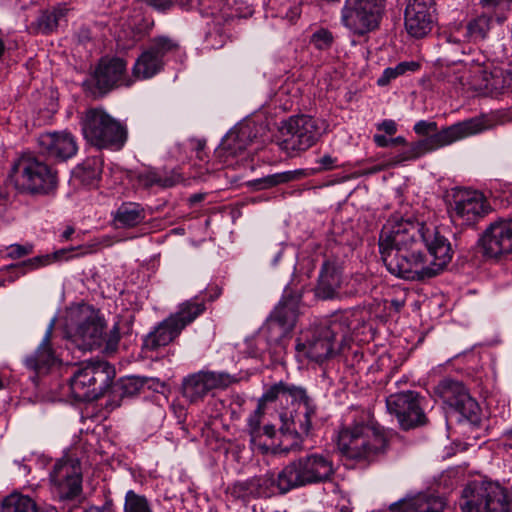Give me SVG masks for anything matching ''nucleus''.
I'll list each match as a JSON object with an SVG mask.
<instances>
[{
    "label": "nucleus",
    "instance_id": "4",
    "mask_svg": "<svg viewBox=\"0 0 512 512\" xmlns=\"http://www.w3.org/2000/svg\"><path fill=\"white\" fill-rule=\"evenodd\" d=\"M383 428L367 415L339 433L338 446L344 456L353 460L373 461L387 449Z\"/></svg>",
    "mask_w": 512,
    "mask_h": 512
},
{
    "label": "nucleus",
    "instance_id": "6",
    "mask_svg": "<svg viewBox=\"0 0 512 512\" xmlns=\"http://www.w3.org/2000/svg\"><path fill=\"white\" fill-rule=\"evenodd\" d=\"M332 457L327 453H311L288 463L280 471V487L284 491L331 481L335 474Z\"/></svg>",
    "mask_w": 512,
    "mask_h": 512
},
{
    "label": "nucleus",
    "instance_id": "11",
    "mask_svg": "<svg viewBox=\"0 0 512 512\" xmlns=\"http://www.w3.org/2000/svg\"><path fill=\"white\" fill-rule=\"evenodd\" d=\"M459 506L462 512H507L508 500L499 484L474 480L463 489Z\"/></svg>",
    "mask_w": 512,
    "mask_h": 512
},
{
    "label": "nucleus",
    "instance_id": "15",
    "mask_svg": "<svg viewBox=\"0 0 512 512\" xmlns=\"http://www.w3.org/2000/svg\"><path fill=\"white\" fill-rule=\"evenodd\" d=\"M423 401L417 392L409 390L388 396L386 406L397 417L400 426L408 430L426 424Z\"/></svg>",
    "mask_w": 512,
    "mask_h": 512
},
{
    "label": "nucleus",
    "instance_id": "36",
    "mask_svg": "<svg viewBox=\"0 0 512 512\" xmlns=\"http://www.w3.org/2000/svg\"><path fill=\"white\" fill-rule=\"evenodd\" d=\"M102 160L99 157H89L75 170V176L86 185H92L99 180L102 173Z\"/></svg>",
    "mask_w": 512,
    "mask_h": 512
},
{
    "label": "nucleus",
    "instance_id": "30",
    "mask_svg": "<svg viewBox=\"0 0 512 512\" xmlns=\"http://www.w3.org/2000/svg\"><path fill=\"white\" fill-rule=\"evenodd\" d=\"M489 30V19L485 16H480L470 21L466 26V31L463 34L464 39H461L455 34L447 36V42L457 46V50L463 54L465 53L462 47V42L470 40L484 39Z\"/></svg>",
    "mask_w": 512,
    "mask_h": 512
},
{
    "label": "nucleus",
    "instance_id": "31",
    "mask_svg": "<svg viewBox=\"0 0 512 512\" xmlns=\"http://www.w3.org/2000/svg\"><path fill=\"white\" fill-rule=\"evenodd\" d=\"M145 218V209L134 202L122 203L114 215L116 225L122 228L135 227L144 222Z\"/></svg>",
    "mask_w": 512,
    "mask_h": 512
},
{
    "label": "nucleus",
    "instance_id": "42",
    "mask_svg": "<svg viewBox=\"0 0 512 512\" xmlns=\"http://www.w3.org/2000/svg\"><path fill=\"white\" fill-rule=\"evenodd\" d=\"M304 411L293 419L294 429L297 433L308 435L312 428V418L315 416V407L311 404L303 406Z\"/></svg>",
    "mask_w": 512,
    "mask_h": 512
},
{
    "label": "nucleus",
    "instance_id": "47",
    "mask_svg": "<svg viewBox=\"0 0 512 512\" xmlns=\"http://www.w3.org/2000/svg\"><path fill=\"white\" fill-rule=\"evenodd\" d=\"M286 389V383L279 382L277 384H274L269 389L265 391V393L262 395V397L259 400V403H267V402H273L275 401L280 394H284V391Z\"/></svg>",
    "mask_w": 512,
    "mask_h": 512
},
{
    "label": "nucleus",
    "instance_id": "29",
    "mask_svg": "<svg viewBox=\"0 0 512 512\" xmlns=\"http://www.w3.org/2000/svg\"><path fill=\"white\" fill-rule=\"evenodd\" d=\"M341 285V277L337 269L325 263L321 269L315 294L318 298L327 300L334 298Z\"/></svg>",
    "mask_w": 512,
    "mask_h": 512
},
{
    "label": "nucleus",
    "instance_id": "46",
    "mask_svg": "<svg viewBox=\"0 0 512 512\" xmlns=\"http://www.w3.org/2000/svg\"><path fill=\"white\" fill-rule=\"evenodd\" d=\"M33 252V245L32 244H12L9 247H7V257L11 259H19L24 256H27Z\"/></svg>",
    "mask_w": 512,
    "mask_h": 512
},
{
    "label": "nucleus",
    "instance_id": "27",
    "mask_svg": "<svg viewBox=\"0 0 512 512\" xmlns=\"http://www.w3.org/2000/svg\"><path fill=\"white\" fill-rule=\"evenodd\" d=\"M442 499L427 495H418L409 499L394 502L389 506L390 511L399 512H442Z\"/></svg>",
    "mask_w": 512,
    "mask_h": 512
},
{
    "label": "nucleus",
    "instance_id": "8",
    "mask_svg": "<svg viewBox=\"0 0 512 512\" xmlns=\"http://www.w3.org/2000/svg\"><path fill=\"white\" fill-rule=\"evenodd\" d=\"M85 139L102 149L120 150L127 140L126 128L102 108H91L82 119Z\"/></svg>",
    "mask_w": 512,
    "mask_h": 512
},
{
    "label": "nucleus",
    "instance_id": "52",
    "mask_svg": "<svg viewBox=\"0 0 512 512\" xmlns=\"http://www.w3.org/2000/svg\"><path fill=\"white\" fill-rule=\"evenodd\" d=\"M374 142L379 147H390V146H397L401 144H406V139L402 136H398L395 138H388L384 135L376 134L373 137Z\"/></svg>",
    "mask_w": 512,
    "mask_h": 512
},
{
    "label": "nucleus",
    "instance_id": "24",
    "mask_svg": "<svg viewBox=\"0 0 512 512\" xmlns=\"http://www.w3.org/2000/svg\"><path fill=\"white\" fill-rule=\"evenodd\" d=\"M484 254L498 258L512 252V219L499 220L490 224L481 239Z\"/></svg>",
    "mask_w": 512,
    "mask_h": 512
},
{
    "label": "nucleus",
    "instance_id": "7",
    "mask_svg": "<svg viewBox=\"0 0 512 512\" xmlns=\"http://www.w3.org/2000/svg\"><path fill=\"white\" fill-rule=\"evenodd\" d=\"M115 376L113 367L106 361L82 363L70 379L73 397L82 402L96 400L104 395Z\"/></svg>",
    "mask_w": 512,
    "mask_h": 512
},
{
    "label": "nucleus",
    "instance_id": "41",
    "mask_svg": "<svg viewBox=\"0 0 512 512\" xmlns=\"http://www.w3.org/2000/svg\"><path fill=\"white\" fill-rule=\"evenodd\" d=\"M124 512H152V508L145 496L129 490L125 495Z\"/></svg>",
    "mask_w": 512,
    "mask_h": 512
},
{
    "label": "nucleus",
    "instance_id": "54",
    "mask_svg": "<svg viewBox=\"0 0 512 512\" xmlns=\"http://www.w3.org/2000/svg\"><path fill=\"white\" fill-rule=\"evenodd\" d=\"M317 163L319 164V167L316 169L317 172L329 171L338 167L337 158L332 157L329 154L323 155L317 160Z\"/></svg>",
    "mask_w": 512,
    "mask_h": 512
},
{
    "label": "nucleus",
    "instance_id": "35",
    "mask_svg": "<svg viewBox=\"0 0 512 512\" xmlns=\"http://www.w3.org/2000/svg\"><path fill=\"white\" fill-rule=\"evenodd\" d=\"M488 74L487 95L498 96L500 94L512 92L509 70L494 67L489 70Z\"/></svg>",
    "mask_w": 512,
    "mask_h": 512
},
{
    "label": "nucleus",
    "instance_id": "13",
    "mask_svg": "<svg viewBox=\"0 0 512 512\" xmlns=\"http://www.w3.org/2000/svg\"><path fill=\"white\" fill-rule=\"evenodd\" d=\"M178 49V44L168 37L153 38L136 59L132 73L136 79L145 80L158 74L165 65V58Z\"/></svg>",
    "mask_w": 512,
    "mask_h": 512
},
{
    "label": "nucleus",
    "instance_id": "37",
    "mask_svg": "<svg viewBox=\"0 0 512 512\" xmlns=\"http://www.w3.org/2000/svg\"><path fill=\"white\" fill-rule=\"evenodd\" d=\"M1 512H37V505L27 495L11 493L3 499Z\"/></svg>",
    "mask_w": 512,
    "mask_h": 512
},
{
    "label": "nucleus",
    "instance_id": "43",
    "mask_svg": "<svg viewBox=\"0 0 512 512\" xmlns=\"http://www.w3.org/2000/svg\"><path fill=\"white\" fill-rule=\"evenodd\" d=\"M66 252H67L66 249H61L59 251H56L53 254L36 256V257H33L26 261H23L22 263H20L19 265H15L14 267H21V268H26L27 270H34L39 267L49 265L53 261H57V260L61 259L62 255H64Z\"/></svg>",
    "mask_w": 512,
    "mask_h": 512
},
{
    "label": "nucleus",
    "instance_id": "51",
    "mask_svg": "<svg viewBox=\"0 0 512 512\" xmlns=\"http://www.w3.org/2000/svg\"><path fill=\"white\" fill-rule=\"evenodd\" d=\"M145 380L139 377H130L123 381L122 390L125 395L136 393L143 385Z\"/></svg>",
    "mask_w": 512,
    "mask_h": 512
},
{
    "label": "nucleus",
    "instance_id": "25",
    "mask_svg": "<svg viewBox=\"0 0 512 512\" xmlns=\"http://www.w3.org/2000/svg\"><path fill=\"white\" fill-rule=\"evenodd\" d=\"M38 145L42 154L55 160H66L77 152L74 137L67 132H45L39 135Z\"/></svg>",
    "mask_w": 512,
    "mask_h": 512
},
{
    "label": "nucleus",
    "instance_id": "16",
    "mask_svg": "<svg viewBox=\"0 0 512 512\" xmlns=\"http://www.w3.org/2000/svg\"><path fill=\"white\" fill-rule=\"evenodd\" d=\"M436 392L450 408L458 412L464 419L477 425L480 422L481 409L465 386L452 379H443L436 387Z\"/></svg>",
    "mask_w": 512,
    "mask_h": 512
},
{
    "label": "nucleus",
    "instance_id": "9",
    "mask_svg": "<svg viewBox=\"0 0 512 512\" xmlns=\"http://www.w3.org/2000/svg\"><path fill=\"white\" fill-rule=\"evenodd\" d=\"M325 129L326 124L320 119L308 115L292 116L281 126L280 147L294 157L315 145Z\"/></svg>",
    "mask_w": 512,
    "mask_h": 512
},
{
    "label": "nucleus",
    "instance_id": "2",
    "mask_svg": "<svg viewBox=\"0 0 512 512\" xmlns=\"http://www.w3.org/2000/svg\"><path fill=\"white\" fill-rule=\"evenodd\" d=\"M351 330V315L335 314L324 323L300 333L296 339V356L300 361L322 364L350 340Z\"/></svg>",
    "mask_w": 512,
    "mask_h": 512
},
{
    "label": "nucleus",
    "instance_id": "57",
    "mask_svg": "<svg viewBox=\"0 0 512 512\" xmlns=\"http://www.w3.org/2000/svg\"><path fill=\"white\" fill-rule=\"evenodd\" d=\"M378 129L384 131L388 135H393L397 131V126L393 120H384L378 125Z\"/></svg>",
    "mask_w": 512,
    "mask_h": 512
},
{
    "label": "nucleus",
    "instance_id": "10",
    "mask_svg": "<svg viewBox=\"0 0 512 512\" xmlns=\"http://www.w3.org/2000/svg\"><path fill=\"white\" fill-rule=\"evenodd\" d=\"M205 311L204 302L195 299L181 303L178 310L158 324L144 339V346L155 350L166 346L176 339L181 332Z\"/></svg>",
    "mask_w": 512,
    "mask_h": 512
},
{
    "label": "nucleus",
    "instance_id": "23",
    "mask_svg": "<svg viewBox=\"0 0 512 512\" xmlns=\"http://www.w3.org/2000/svg\"><path fill=\"white\" fill-rule=\"evenodd\" d=\"M433 0H409L404 22L407 32L416 38L428 34L435 21Z\"/></svg>",
    "mask_w": 512,
    "mask_h": 512
},
{
    "label": "nucleus",
    "instance_id": "33",
    "mask_svg": "<svg viewBox=\"0 0 512 512\" xmlns=\"http://www.w3.org/2000/svg\"><path fill=\"white\" fill-rule=\"evenodd\" d=\"M67 9L64 7H55L51 10L43 11L32 24L36 33L51 34L57 30L62 21H65Z\"/></svg>",
    "mask_w": 512,
    "mask_h": 512
},
{
    "label": "nucleus",
    "instance_id": "59",
    "mask_svg": "<svg viewBox=\"0 0 512 512\" xmlns=\"http://www.w3.org/2000/svg\"><path fill=\"white\" fill-rule=\"evenodd\" d=\"M84 512H113V504L111 501H106L102 506L92 505L85 509Z\"/></svg>",
    "mask_w": 512,
    "mask_h": 512
},
{
    "label": "nucleus",
    "instance_id": "60",
    "mask_svg": "<svg viewBox=\"0 0 512 512\" xmlns=\"http://www.w3.org/2000/svg\"><path fill=\"white\" fill-rule=\"evenodd\" d=\"M194 0H172V6L177 5L181 9L189 10L193 7Z\"/></svg>",
    "mask_w": 512,
    "mask_h": 512
},
{
    "label": "nucleus",
    "instance_id": "50",
    "mask_svg": "<svg viewBox=\"0 0 512 512\" xmlns=\"http://www.w3.org/2000/svg\"><path fill=\"white\" fill-rule=\"evenodd\" d=\"M139 180L146 187H151L153 185H158V186L162 187L161 172H159V171H155V170L146 171V172L140 174Z\"/></svg>",
    "mask_w": 512,
    "mask_h": 512
},
{
    "label": "nucleus",
    "instance_id": "28",
    "mask_svg": "<svg viewBox=\"0 0 512 512\" xmlns=\"http://www.w3.org/2000/svg\"><path fill=\"white\" fill-rule=\"evenodd\" d=\"M233 2L234 0H197V8L202 16L212 18L216 24L222 25L235 17Z\"/></svg>",
    "mask_w": 512,
    "mask_h": 512
},
{
    "label": "nucleus",
    "instance_id": "55",
    "mask_svg": "<svg viewBox=\"0 0 512 512\" xmlns=\"http://www.w3.org/2000/svg\"><path fill=\"white\" fill-rule=\"evenodd\" d=\"M120 340V331L118 324H115L113 328L109 332V336L107 339V348L115 349Z\"/></svg>",
    "mask_w": 512,
    "mask_h": 512
},
{
    "label": "nucleus",
    "instance_id": "49",
    "mask_svg": "<svg viewBox=\"0 0 512 512\" xmlns=\"http://www.w3.org/2000/svg\"><path fill=\"white\" fill-rule=\"evenodd\" d=\"M413 129L416 134L421 136H428L429 134L434 135L439 132L435 121L420 120L415 123Z\"/></svg>",
    "mask_w": 512,
    "mask_h": 512
},
{
    "label": "nucleus",
    "instance_id": "12",
    "mask_svg": "<svg viewBox=\"0 0 512 512\" xmlns=\"http://www.w3.org/2000/svg\"><path fill=\"white\" fill-rule=\"evenodd\" d=\"M386 0H345L341 23L353 33L363 35L378 27Z\"/></svg>",
    "mask_w": 512,
    "mask_h": 512
},
{
    "label": "nucleus",
    "instance_id": "21",
    "mask_svg": "<svg viewBox=\"0 0 512 512\" xmlns=\"http://www.w3.org/2000/svg\"><path fill=\"white\" fill-rule=\"evenodd\" d=\"M299 299L284 296L266 322L269 341L279 342L295 327L298 317Z\"/></svg>",
    "mask_w": 512,
    "mask_h": 512
},
{
    "label": "nucleus",
    "instance_id": "34",
    "mask_svg": "<svg viewBox=\"0 0 512 512\" xmlns=\"http://www.w3.org/2000/svg\"><path fill=\"white\" fill-rule=\"evenodd\" d=\"M251 483L254 499L268 498L277 493L285 494L288 492L282 490L280 487V472L278 473L277 478L272 474L252 477Z\"/></svg>",
    "mask_w": 512,
    "mask_h": 512
},
{
    "label": "nucleus",
    "instance_id": "61",
    "mask_svg": "<svg viewBox=\"0 0 512 512\" xmlns=\"http://www.w3.org/2000/svg\"><path fill=\"white\" fill-rule=\"evenodd\" d=\"M142 38V34L140 31L133 32V35L130 40L127 41V43L123 44V48L129 49L133 47L138 41H140Z\"/></svg>",
    "mask_w": 512,
    "mask_h": 512
},
{
    "label": "nucleus",
    "instance_id": "62",
    "mask_svg": "<svg viewBox=\"0 0 512 512\" xmlns=\"http://www.w3.org/2000/svg\"><path fill=\"white\" fill-rule=\"evenodd\" d=\"M276 429L272 424H266L262 427V436L266 435L269 438H273L275 436Z\"/></svg>",
    "mask_w": 512,
    "mask_h": 512
},
{
    "label": "nucleus",
    "instance_id": "40",
    "mask_svg": "<svg viewBox=\"0 0 512 512\" xmlns=\"http://www.w3.org/2000/svg\"><path fill=\"white\" fill-rule=\"evenodd\" d=\"M418 64L415 62H401L395 67L386 68L382 75L377 79L379 86L388 85L393 79H396L400 75L404 74L408 70H416Z\"/></svg>",
    "mask_w": 512,
    "mask_h": 512
},
{
    "label": "nucleus",
    "instance_id": "38",
    "mask_svg": "<svg viewBox=\"0 0 512 512\" xmlns=\"http://www.w3.org/2000/svg\"><path fill=\"white\" fill-rule=\"evenodd\" d=\"M264 416V404L258 403L257 408L249 414L247 418V433L250 436V442L256 445L262 437V419Z\"/></svg>",
    "mask_w": 512,
    "mask_h": 512
},
{
    "label": "nucleus",
    "instance_id": "20",
    "mask_svg": "<svg viewBox=\"0 0 512 512\" xmlns=\"http://www.w3.org/2000/svg\"><path fill=\"white\" fill-rule=\"evenodd\" d=\"M50 481L61 500L73 499L82 490L81 467L77 459L57 461L50 473Z\"/></svg>",
    "mask_w": 512,
    "mask_h": 512
},
{
    "label": "nucleus",
    "instance_id": "64",
    "mask_svg": "<svg viewBox=\"0 0 512 512\" xmlns=\"http://www.w3.org/2000/svg\"><path fill=\"white\" fill-rule=\"evenodd\" d=\"M37 512H58L57 509L52 505H44L37 508Z\"/></svg>",
    "mask_w": 512,
    "mask_h": 512
},
{
    "label": "nucleus",
    "instance_id": "48",
    "mask_svg": "<svg viewBox=\"0 0 512 512\" xmlns=\"http://www.w3.org/2000/svg\"><path fill=\"white\" fill-rule=\"evenodd\" d=\"M284 394H289L295 400L300 401L303 406L312 403L310 397L306 393V390L299 386L286 384Z\"/></svg>",
    "mask_w": 512,
    "mask_h": 512
},
{
    "label": "nucleus",
    "instance_id": "5",
    "mask_svg": "<svg viewBox=\"0 0 512 512\" xmlns=\"http://www.w3.org/2000/svg\"><path fill=\"white\" fill-rule=\"evenodd\" d=\"M9 178L18 191L31 195L50 194L58 185L57 171L31 152L13 161Z\"/></svg>",
    "mask_w": 512,
    "mask_h": 512
},
{
    "label": "nucleus",
    "instance_id": "17",
    "mask_svg": "<svg viewBox=\"0 0 512 512\" xmlns=\"http://www.w3.org/2000/svg\"><path fill=\"white\" fill-rule=\"evenodd\" d=\"M232 382L228 373L202 370L183 378L181 392L189 403L194 404L203 401L211 391L225 389Z\"/></svg>",
    "mask_w": 512,
    "mask_h": 512
},
{
    "label": "nucleus",
    "instance_id": "3",
    "mask_svg": "<svg viewBox=\"0 0 512 512\" xmlns=\"http://www.w3.org/2000/svg\"><path fill=\"white\" fill-rule=\"evenodd\" d=\"M502 124H504V120L497 115H483L457 122L441 129L440 132L434 135H430L410 144H404L405 147L389 160L392 166L407 161H413L429 152L448 146L469 136L479 134L485 130L493 129Z\"/></svg>",
    "mask_w": 512,
    "mask_h": 512
},
{
    "label": "nucleus",
    "instance_id": "18",
    "mask_svg": "<svg viewBox=\"0 0 512 512\" xmlns=\"http://www.w3.org/2000/svg\"><path fill=\"white\" fill-rule=\"evenodd\" d=\"M492 211L484 194L476 190H459L454 195L451 211L453 221L472 226Z\"/></svg>",
    "mask_w": 512,
    "mask_h": 512
},
{
    "label": "nucleus",
    "instance_id": "39",
    "mask_svg": "<svg viewBox=\"0 0 512 512\" xmlns=\"http://www.w3.org/2000/svg\"><path fill=\"white\" fill-rule=\"evenodd\" d=\"M304 176L303 170L285 171L268 175L257 180L261 189H267L279 184L288 183Z\"/></svg>",
    "mask_w": 512,
    "mask_h": 512
},
{
    "label": "nucleus",
    "instance_id": "45",
    "mask_svg": "<svg viewBox=\"0 0 512 512\" xmlns=\"http://www.w3.org/2000/svg\"><path fill=\"white\" fill-rule=\"evenodd\" d=\"M334 41L333 34L324 28L315 31L311 36V44L314 45L318 50L329 49Z\"/></svg>",
    "mask_w": 512,
    "mask_h": 512
},
{
    "label": "nucleus",
    "instance_id": "63",
    "mask_svg": "<svg viewBox=\"0 0 512 512\" xmlns=\"http://www.w3.org/2000/svg\"><path fill=\"white\" fill-rule=\"evenodd\" d=\"M300 15V11L297 7H293L290 9L289 12L286 13L285 18L289 19L290 21L295 20Z\"/></svg>",
    "mask_w": 512,
    "mask_h": 512
},
{
    "label": "nucleus",
    "instance_id": "58",
    "mask_svg": "<svg viewBox=\"0 0 512 512\" xmlns=\"http://www.w3.org/2000/svg\"><path fill=\"white\" fill-rule=\"evenodd\" d=\"M390 167H393V166H392L390 160H387L386 162H382L380 164H377L370 168H367L366 170L363 171V174H365V175L375 174L380 171L386 170Z\"/></svg>",
    "mask_w": 512,
    "mask_h": 512
},
{
    "label": "nucleus",
    "instance_id": "19",
    "mask_svg": "<svg viewBox=\"0 0 512 512\" xmlns=\"http://www.w3.org/2000/svg\"><path fill=\"white\" fill-rule=\"evenodd\" d=\"M126 66V62L120 58L102 59L92 81L86 84L87 87L96 97L106 94L115 87L129 86L131 83L127 80Z\"/></svg>",
    "mask_w": 512,
    "mask_h": 512
},
{
    "label": "nucleus",
    "instance_id": "44",
    "mask_svg": "<svg viewBox=\"0 0 512 512\" xmlns=\"http://www.w3.org/2000/svg\"><path fill=\"white\" fill-rule=\"evenodd\" d=\"M251 478L235 482L230 488L229 491L234 498L242 499L244 501L254 499Z\"/></svg>",
    "mask_w": 512,
    "mask_h": 512
},
{
    "label": "nucleus",
    "instance_id": "1",
    "mask_svg": "<svg viewBox=\"0 0 512 512\" xmlns=\"http://www.w3.org/2000/svg\"><path fill=\"white\" fill-rule=\"evenodd\" d=\"M379 250L387 270L406 280L432 278L452 259L450 242L437 226L398 216L383 226Z\"/></svg>",
    "mask_w": 512,
    "mask_h": 512
},
{
    "label": "nucleus",
    "instance_id": "56",
    "mask_svg": "<svg viewBox=\"0 0 512 512\" xmlns=\"http://www.w3.org/2000/svg\"><path fill=\"white\" fill-rule=\"evenodd\" d=\"M157 10H168L172 7V0H143Z\"/></svg>",
    "mask_w": 512,
    "mask_h": 512
},
{
    "label": "nucleus",
    "instance_id": "53",
    "mask_svg": "<svg viewBox=\"0 0 512 512\" xmlns=\"http://www.w3.org/2000/svg\"><path fill=\"white\" fill-rule=\"evenodd\" d=\"M162 187L169 188L182 182L184 178L176 170H172L168 173H161Z\"/></svg>",
    "mask_w": 512,
    "mask_h": 512
},
{
    "label": "nucleus",
    "instance_id": "14",
    "mask_svg": "<svg viewBox=\"0 0 512 512\" xmlns=\"http://www.w3.org/2000/svg\"><path fill=\"white\" fill-rule=\"evenodd\" d=\"M76 319V325L68 330L71 342L83 351L100 347L105 324L99 315L90 307H86L77 312Z\"/></svg>",
    "mask_w": 512,
    "mask_h": 512
},
{
    "label": "nucleus",
    "instance_id": "32",
    "mask_svg": "<svg viewBox=\"0 0 512 512\" xmlns=\"http://www.w3.org/2000/svg\"><path fill=\"white\" fill-rule=\"evenodd\" d=\"M249 132L242 127L238 131L229 132L222 140L217 152L219 155L234 157L246 149L249 143Z\"/></svg>",
    "mask_w": 512,
    "mask_h": 512
},
{
    "label": "nucleus",
    "instance_id": "26",
    "mask_svg": "<svg viewBox=\"0 0 512 512\" xmlns=\"http://www.w3.org/2000/svg\"><path fill=\"white\" fill-rule=\"evenodd\" d=\"M53 329L54 321L48 325L44 337L36 351L26 357L25 366L28 369L39 373L48 370L56 362L57 358L51 346Z\"/></svg>",
    "mask_w": 512,
    "mask_h": 512
},
{
    "label": "nucleus",
    "instance_id": "22",
    "mask_svg": "<svg viewBox=\"0 0 512 512\" xmlns=\"http://www.w3.org/2000/svg\"><path fill=\"white\" fill-rule=\"evenodd\" d=\"M456 62L454 66L442 72L447 82L457 89H467L487 95L489 70L481 65L467 69L461 60Z\"/></svg>",
    "mask_w": 512,
    "mask_h": 512
}]
</instances>
